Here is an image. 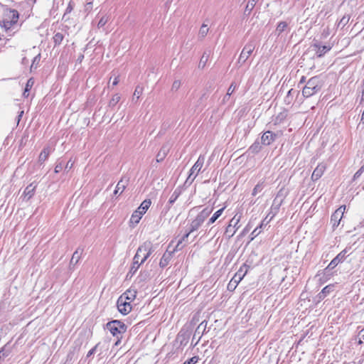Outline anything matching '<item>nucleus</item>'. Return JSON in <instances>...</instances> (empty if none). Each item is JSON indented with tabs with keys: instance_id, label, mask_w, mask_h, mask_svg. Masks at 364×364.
I'll list each match as a JSON object with an SVG mask.
<instances>
[{
	"instance_id": "nucleus-1",
	"label": "nucleus",
	"mask_w": 364,
	"mask_h": 364,
	"mask_svg": "<svg viewBox=\"0 0 364 364\" xmlns=\"http://www.w3.org/2000/svg\"><path fill=\"white\" fill-rule=\"evenodd\" d=\"M152 251L153 245L150 241H146L139 246L134 257L133 264L130 268L129 273L134 274L137 271L139 266L149 257Z\"/></svg>"
},
{
	"instance_id": "nucleus-2",
	"label": "nucleus",
	"mask_w": 364,
	"mask_h": 364,
	"mask_svg": "<svg viewBox=\"0 0 364 364\" xmlns=\"http://www.w3.org/2000/svg\"><path fill=\"white\" fill-rule=\"evenodd\" d=\"M321 88V82L318 76L311 77L302 90L304 97H309L317 93Z\"/></svg>"
},
{
	"instance_id": "nucleus-3",
	"label": "nucleus",
	"mask_w": 364,
	"mask_h": 364,
	"mask_svg": "<svg viewBox=\"0 0 364 364\" xmlns=\"http://www.w3.org/2000/svg\"><path fill=\"white\" fill-rule=\"evenodd\" d=\"M18 19V13L17 11L6 9L4 12L3 26L6 29H9L14 24L17 23Z\"/></svg>"
},
{
	"instance_id": "nucleus-4",
	"label": "nucleus",
	"mask_w": 364,
	"mask_h": 364,
	"mask_svg": "<svg viewBox=\"0 0 364 364\" xmlns=\"http://www.w3.org/2000/svg\"><path fill=\"white\" fill-rule=\"evenodd\" d=\"M212 211L213 208H205L200 213H199L196 218L191 223L190 232L197 230L205 221V220L210 215Z\"/></svg>"
},
{
	"instance_id": "nucleus-5",
	"label": "nucleus",
	"mask_w": 364,
	"mask_h": 364,
	"mask_svg": "<svg viewBox=\"0 0 364 364\" xmlns=\"http://www.w3.org/2000/svg\"><path fill=\"white\" fill-rule=\"evenodd\" d=\"M107 328L109 330L113 336L117 337L119 334L125 333L127 330V326L125 324L118 320H114L108 322L107 323Z\"/></svg>"
},
{
	"instance_id": "nucleus-6",
	"label": "nucleus",
	"mask_w": 364,
	"mask_h": 364,
	"mask_svg": "<svg viewBox=\"0 0 364 364\" xmlns=\"http://www.w3.org/2000/svg\"><path fill=\"white\" fill-rule=\"evenodd\" d=\"M205 161V158L203 156H200L196 161V162L194 164V165L192 166V168L190 170L189 176L186 180V182H188L190 179L191 183L193 181V180L196 178L200 171L201 170L203 164Z\"/></svg>"
},
{
	"instance_id": "nucleus-7",
	"label": "nucleus",
	"mask_w": 364,
	"mask_h": 364,
	"mask_svg": "<svg viewBox=\"0 0 364 364\" xmlns=\"http://www.w3.org/2000/svg\"><path fill=\"white\" fill-rule=\"evenodd\" d=\"M346 205L340 206L331 215V223L332 228L335 229L338 226L346 210Z\"/></svg>"
},
{
	"instance_id": "nucleus-8",
	"label": "nucleus",
	"mask_w": 364,
	"mask_h": 364,
	"mask_svg": "<svg viewBox=\"0 0 364 364\" xmlns=\"http://www.w3.org/2000/svg\"><path fill=\"white\" fill-rule=\"evenodd\" d=\"M118 311L123 315L128 314L132 309L131 303L127 301L124 296L119 297L117 301Z\"/></svg>"
},
{
	"instance_id": "nucleus-9",
	"label": "nucleus",
	"mask_w": 364,
	"mask_h": 364,
	"mask_svg": "<svg viewBox=\"0 0 364 364\" xmlns=\"http://www.w3.org/2000/svg\"><path fill=\"white\" fill-rule=\"evenodd\" d=\"M254 49L255 46L252 43H249L246 44L240 55L237 63L241 64L244 63L251 55Z\"/></svg>"
},
{
	"instance_id": "nucleus-10",
	"label": "nucleus",
	"mask_w": 364,
	"mask_h": 364,
	"mask_svg": "<svg viewBox=\"0 0 364 364\" xmlns=\"http://www.w3.org/2000/svg\"><path fill=\"white\" fill-rule=\"evenodd\" d=\"M347 253V249L341 251L334 259L331 260L326 269H333L335 267H336L338 263L343 262L346 259Z\"/></svg>"
},
{
	"instance_id": "nucleus-11",
	"label": "nucleus",
	"mask_w": 364,
	"mask_h": 364,
	"mask_svg": "<svg viewBox=\"0 0 364 364\" xmlns=\"http://www.w3.org/2000/svg\"><path fill=\"white\" fill-rule=\"evenodd\" d=\"M311 47L314 48V50L316 52V55L318 58L323 57L328 51L331 49L330 46H321L318 43H314Z\"/></svg>"
},
{
	"instance_id": "nucleus-12",
	"label": "nucleus",
	"mask_w": 364,
	"mask_h": 364,
	"mask_svg": "<svg viewBox=\"0 0 364 364\" xmlns=\"http://www.w3.org/2000/svg\"><path fill=\"white\" fill-rule=\"evenodd\" d=\"M276 137V134L273 133L271 131H267L262 134L261 137V142L262 144L268 146L271 144L273 141H274Z\"/></svg>"
},
{
	"instance_id": "nucleus-13",
	"label": "nucleus",
	"mask_w": 364,
	"mask_h": 364,
	"mask_svg": "<svg viewBox=\"0 0 364 364\" xmlns=\"http://www.w3.org/2000/svg\"><path fill=\"white\" fill-rule=\"evenodd\" d=\"M244 275L245 274H242L241 271H238L229 282L228 285V289L229 290H234L236 288L238 283L242 280Z\"/></svg>"
},
{
	"instance_id": "nucleus-14",
	"label": "nucleus",
	"mask_w": 364,
	"mask_h": 364,
	"mask_svg": "<svg viewBox=\"0 0 364 364\" xmlns=\"http://www.w3.org/2000/svg\"><path fill=\"white\" fill-rule=\"evenodd\" d=\"M325 170L326 166L324 164H318L313 171V173L311 175V179L313 181L318 180L323 174Z\"/></svg>"
},
{
	"instance_id": "nucleus-15",
	"label": "nucleus",
	"mask_w": 364,
	"mask_h": 364,
	"mask_svg": "<svg viewBox=\"0 0 364 364\" xmlns=\"http://www.w3.org/2000/svg\"><path fill=\"white\" fill-rule=\"evenodd\" d=\"M170 149V146L168 144H164L159 151L158 152L156 155V161L157 162H161L165 157L166 156L167 154L168 153Z\"/></svg>"
},
{
	"instance_id": "nucleus-16",
	"label": "nucleus",
	"mask_w": 364,
	"mask_h": 364,
	"mask_svg": "<svg viewBox=\"0 0 364 364\" xmlns=\"http://www.w3.org/2000/svg\"><path fill=\"white\" fill-rule=\"evenodd\" d=\"M128 182H129V178H122L116 186V189L114 190V195H117L118 193L119 195L122 194V192L126 188V187L128 184Z\"/></svg>"
},
{
	"instance_id": "nucleus-17",
	"label": "nucleus",
	"mask_w": 364,
	"mask_h": 364,
	"mask_svg": "<svg viewBox=\"0 0 364 364\" xmlns=\"http://www.w3.org/2000/svg\"><path fill=\"white\" fill-rule=\"evenodd\" d=\"M333 289H334V285L333 284H330V285H328L326 287H325L321 292L318 293V294L317 295V301L319 302L321 301V300L324 299V298L329 294L331 293V291H333Z\"/></svg>"
},
{
	"instance_id": "nucleus-18",
	"label": "nucleus",
	"mask_w": 364,
	"mask_h": 364,
	"mask_svg": "<svg viewBox=\"0 0 364 364\" xmlns=\"http://www.w3.org/2000/svg\"><path fill=\"white\" fill-rule=\"evenodd\" d=\"M136 293H137V291L136 289L130 288V289H127L124 293H123L119 297L124 296V299H126V301H129V303H131L136 298Z\"/></svg>"
},
{
	"instance_id": "nucleus-19",
	"label": "nucleus",
	"mask_w": 364,
	"mask_h": 364,
	"mask_svg": "<svg viewBox=\"0 0 364 364\" xmlns=\"http://www.w3.org/2000/svg\"><path fill=\"white\" fill-rule=\"evenodd\" d=\"M36 188V185H34L33 183L29 184L24 190V199L29 200L33 196Z\"/></svg>"
},
{
	"instance_id": "nucleus-20",
	"label": "nucleus",
	"mask_w": 364,
	"mask_h": 364,
	"mask_svg": "<svg viewBox=\"0 0 364 364\" xmlns=\"http://www.w3.org/2000/svg\"><path fill=\"white\" fill-rule=\"evenodd\" d=\"M172 254H173V252H168L166 251L162 256L161 260H160V262H159V265L161 267L164 268L165 267H166L170 260L172 258Z\"/></svg>"
},
{
	"instance_id": "nucleus-21",
	"label": "nucleus",
	"mask_w": 364,
	"mask_h": 364,
	"mask_svg": "<svg viewBox=\"0 0 364 364\" xmlns=\"http://www.w3.org/2000/svg\"><path fill=\"white\" fill-rule=\"evenodd\" d=\"M52 151V149L49 146L45 147L41 152L38 161L40 164H43L48 157L49 154Z\"/></svg>"
},
{
	"instance_id": "nucleus-22",
	"label": "nucleus",
	"mask_w": 364,
	"mask_h": 364,
	"mask_svg": "<svg viewBox=\"0 0 364 364\" xmlns=\"http://www.w3.org/2000/svg\"><path fill=\"white\" fill-rule=\"evenodd\" d=\"M82 252V250H80L79 248L75 250V252L73 253L72 258L70 262V265L75 266L77 262H79L81 255Z\"/></svg>"
},
{
	"instance_id": "nucleus-23",
	"label": "nucleus",
	"mask_w": 364,
	"mask_h": 364,
	"mask_svg": "<svg viewBox=\"0 0 364 364\" xmlns=\"http://www.w3.org/2000/svg\"><path fill=\"white\" fill-rule=\"evenodd\" d=\"M258 0H249L244 11L245 16H249Z\"/></svg>"
},
{
	"instance_id": "nucleus-24",
	"label": "nucleus",
	"mask_w": 364,
	"mask_h": 364,
	"mask_svg": "<svg viewBox=\"0 0 364 364\" xmlns=\"http://www.w3.org/2000/svg\"><path fill=\"white\" fill-rule=\"evenodd\" d=\"M150 200H144L140 205V206L137 208L139 213H142V215L146 213V211L149 209L151 205Z\"/></svg>"
},
{
	"instance_id": "nucleus-25",
	"label": "nucleus",
	"mask_w": 364,
	"mask_h": 364,
	"mask_svg": "<svg viewBox=\"0 0 364 364\" xmlns=\"http://www.w3.org/2000/svg\"><path fill=\"white\" fill-rule=\"evenodd\" d=\"M209 31L208 25L207 23H203L200 28L198 37L200 39H203L208 34Z\"/></svg>"
},
{
	"instance_id": "nucleus-26",
	"label": "nucleus",
	"mask_w": 364,
	"mask_h": 364,
	"mask_svg": "<svg viewBox=\"0 0 364 364\" xmlns=\"http://www.w3.org/2000/svg\"><path fill=\"white\" fill-rule=\"evenodd\" d=\"M141 217L142 213H139L138 210H136L131 216L130 223L132 224H137L139 223V220H141Z\"/></svg>"
},
{
	"instance_id": "nucleus-27",
	"label": "nucleus",
	"mask_w": 364,
	"mask_h": 364,
	"mask_svg": "<svg viewBox=\"0 0 364 364\" xmlns=\"http://www.w3.org/2000/svg\"><path fill=\"white\" fill-rule=\"evenodd\" d=\"M282 201L277 203V198L274 200L273 204L271 207V213L272 215L270 218V220L278 213L279 207L281 205Z\"/></svg>"
},
{
	"instance_id": "nucleus-28",
	"label": "nucleus",
	"mask_w": 364,
	"mask_h": 364,
	"mask_svg": "<svg viewBox=\"0 0 364 364\" xmlns=\"http://www.w3.org/2000/svg\"><path fill=\"white\" fill-rule=\"evenodd\" d=\"M288 24L285 21H281L278 23L277 28H276V33L278 36L281 35L287 28Z\"/></svg>"
},
{
	"instance_id": "nucleus-29",
	"label": "nucleus",
	"mask_w": 364,
	"mask_h": 364,
	"mask_svg": "<svg viewBox=\"0 0 364 364\" xmlns=\"http://www.w3.org/2000/svg\"><path fill=\"white\" fill-rule=\"evenodd\" d=\"M225 208H222L220 210H217L213 215L209 219L208 225L213 224L216 221V220L221 215L224 210Z\"/></svg>"
},
{
	"instance_id": "nucleus-30",
	"label": "nucleus",
	"mask_w": 364,
	"mask_h": 364,
	"mask_svg": "<svg viewBox=\"0 0 364 364\" xmlns=\"http://www.w3.org/2000/svg\"><path fill=\"white\" fill-rule=\"evenodd\" d=\"M294 94H299V92L296 90H294V89H290L288 92L287 95L285 97V102L287 104H290L292 102L293 95Z\"/></svg>"
},
{
	"instance_id": "nucleus-31",
	"label": "nucleus",
	"mask_w": 364,
	"mask_h": 364,
	"mask_svg": "<svg viewBox=\"0 0 364 364\" xmlns=\"http://www.w3.org/2000/svg\"><path fill=\"white\" fill-rule=\"evenodd\" d=\"M204 322H202L201 323H200L198 325V326L197 327V328L196 329V331H195V333L193 335V338L198 335L199 336V338H200V334H202L203 333V331H205V327H206V324H203Z\"/></svg>"
},
{
	"instance_id": "nucleus-32",
	"label": "nucleus",
	"mask_w": 364,
	"mask_h": 364,
	"mask_svg": "<svg viewBox=\"0 0 364 364\" xmlns=\"http://www.w3.org/2000/svg\"><path fill=\"white\" fill-rule=\"evenodd\" d=\"M209 54H207L205 52L203 54L202 57L200 58L198 67L200 68H203L205 66L206 63L208 60Z\"/></svg>"
},
{
	"instance_id": "nucleus-33",
	"label": "nucleus",
	"mask_w": 364,
	"mask_h": 364,
	"mask_svg": "<svg viewBox=\"0 0 364 364\" xmlns=\"http://www.w3.org/2000/svg\"><path fill=\"white\" fill-rule=\"evenodd\" d=\"M142 92L143 87L140 86H136L134 92L132 101H136L139 98L140 95L142 94Z\"/></svg>"
},
{
	"instance_id": "nucleus-34",
	"label": "nucleus",
	"mask_w": 364,
	"mask_h": 364,
	"mask_svg": "<svg viewBox=\"0 0 364 364\" xmlns=\"http://www.w3.org/2000/svg\"><path fill=\"white\" fill-rule=\"evenodd\" d=\"M120 100V96L119 94H115L112 96V99L109 100V107H114Z\"/></svg>"
},
{
	"instance_id": "nucleus-35",
	"label": "nucleus",
	"mask_w": 364,
	"mask_h": 364,
	"mask_svg": "<svg viewBox=\"0 0 364 364\" xmlns=\"http://www.w3.org/2000/svg\"><path fill=\"white\" fill-rule=\"evenodd\" d=\"M63 35L61 33H56L53 36L55 46L60 45L63 40Z\"/></svg>"
},
{
	"instance_id": "nucleus-36",
	"label": "nucleus",
	"mask_w": 364,
	"mask_h": 364,
	"mask_svg": "<svg viewBox=\"0 0 364 364\" xmlns=\"http://www.w3.org/2000/svg\"><path fill=\"white\" fill-rule=\"evenodd\" d=\"M240 221V217L239 218H237L236 215H235L230 221V224L228 226L227 229H226V232H228L229 231V228H230L232 226L233 228H235L237 226V225L238 224Z\"/></svg>"
},
{
	"instance_id": "nucleus-37",
	"label": "nucleus",
	"mask_w": 364,
	"mask_h": 364,
	"mask_svg": "<svg viewBox=\"0 0 364 364\" xmlns=\"http://www.w3.org/2000/svg\"><path fill=\"white\" fill-rule=\"evenodd\" d=\"M264 188V182L257 183L252 191V196H256L258 193H260Z\"/></svg>"
},
{
	"instance_id": "nucleus-38",
	"label": "nucleus",
	"mask_w": 364,
	"mask_h": 364,
	"mask_svg": "<svg viewBox=\"0 0 364 364\" xmlns=\"http://www.w3.org/2000/svg\"><path fill=\"white\" fill-rule=\"evenodd\" d=\"M350 16L348 15L343 16L342 18L340 20V21L338 23V26H341V28H343L349 21Z\"/></svg>"
},
{
	"instance_id": "nucleus-39",
	"label": "nucleus",
	"mask_w": 364,
	"mask_h": 364,
	"mask_svg": "<svg viewBox=\"0 0 364 364\" xmlns=\"http://www.w3.org/2000/svg\"><path fill=\"white\" fill-rule=\"evenodd\" d=\"M33 84H34V81H33V80L32 78H30L27 81V83H26V87H25V90H24V92H23V95L25 97L28 96V95H26V92H28L31 90V88L32 87Z\"/></svg>"
},
{
	"instance_id": "nucleus-40",
	"label": "nucleus",
	"mask_w": 364,
	"mask_h": 364,
	"mask_svg": "<svg viewBox=\"0 0 364 364\" xmlns=\"http://www.w3.org/2000/svg\"><path fill=\"white\" fill-rule=\"evenodd\" d=\"M191 232H190V231H189L188 232H187L186 234H185V235L183 236V237H182L180 240H178V243H177V245H176V247H175L174 250H178L181 249V247H180V246H181V245L182 244V242H183V241H185V240L188 237L189 235H190Z\"/></svg>"
},
{
	"instance_id": "nucleus-41",
	"label": "nucleus",
	"mask_w": 364,
	"mask_h": 364,
	"mask_svg": "<svg viewBox=\"0 0 364 364\" xmlns=\"http://www.w3.org/2000/svg\"><path fill=\"white\" fill-rule=\"evenodd\" d=\"M261 149V146L259 142H255L249 149V150L253 153H257Z\"/></svg>"
},
{
	"instance_id": "nucleus-42",
	"label": "nucleus",
	"mask_w": 364,
	"mask_h": 364,
	"mask_svg": "<svg viewBox=\"0 0 364 364\" xmlns=\"http://www.w3.org/2000/svg\"><path fill=\"white\" fill-rule=\"evenodd\" d=\"M40 59H41V54H38L33 60V62H32V64H31V70H32L33 68H37V65L40 61Z\"/></svg>"
},
{
	"instance_id": "nucleus-43",
	"label": "nucleus",
	"mask_w": 364,
	"mask_h": 364,
	"mask_svg": "<svg viewBox=\"0 0 364 364\" xmlns=\"http://www.w3.org/2000/svg\"><path fill=\"white\" fill-rule=\"evenodd\" d=\"M181 82L179 80H176L173 81L172 86H171V91L176 92L177 91L180 87H181Z\"/></svg>"
},
{
	"instance_id": "nucleus-44",
	"label": "nucleus",
	"mask_w": 364,
	"mask_h": 364,
	"mask_svg": "<svg viewBox=\"0 0 364 364\" xmlns=\"http://www.w3.org/2000/svg\"><path fill=\"white\" fill-rule=\"evenodd\" d=\"M107 21H108V17L102 16L97 23V27L99 28L103 27L107 23Z\"/></svg>"
},
{
	"instance_id": "nucleus-45",
	"label": "nucleus",
	"mask_w": 364,
	"mask_h": 364,
	"mask_svg": "<svg viewBox=\"0 0 364 364\" xmlns=\"http://www.w3.org/2000/svg\"><path fill=\"white\" fill-rule=\"evenodd\" d=\"M236 87H237L236 84L234 82H232L228 90L227 95H231L235 90Z\"/></svg>"
},
{
	"instance_id": "nucleus-46",
	"label": "nucleus",
	"mask_w": 364,
	"mask_h": 364,
	"mask_svg": "<svg viewBox=\"0 0 364 364\" xmlns=\"http://www.w3.org/2000/svg\"><path fill=\"white\" fill-rule=\"evenodd\" d=\"M198 356H193L186 360L183 364H196L198 361Z\"/></svg>"
},
{
	"instance_id": "nucleus-47",
	"label": "nucleus",
	"mask_w": 364,
	"mask_h": 364,
	"mask_svg": "<svg viewBox=\"0 0 364 364\" xmlns=\"http://www.w3.org/2000/svg\"><path fill=\"white\" fill-rule=\"evenodd\" d=\"M364 171V166H361L356 172L354 174L353 176V180H356L357 178H358L361 174L363 173Z\"/></svg>"
},
{
	"instance_id": "nucleus-48",
	"label": "nucleus",
	"mask_w": 364,
	"mask_h": 364,
	"mask_svg": "<svg viewBox=\"0 0 364 364\" xmlns=\"http://www.w3.org/2000/svg\"><path fill=\"white\" fill-rule=\"evenodd\" d=\"M178 193H176V191L173 192V193L171 195L168 202L170 204H173L178 198Z\"/></svg>"
},
{
	"instance_id": "nucleus-49",
	"label": "nucleus",
	"mask_w": 364,
	"mask_h": 364,
	"mask_svg": "<svg viewBox=\"0 0 364 364\" xmlns=\"http://www.w3.org/2000/svg\"><path fill=\"white\" fill-rule=\"evenodd\" d=\"M259 228H256L251 233V235H252V238L251 240H252L255 237H257L259 233H260V230H258Z\"/></svg>"
},
{
	"instance_id": "nucleus-50",
	"label": "nucleus",
	"mask_w": 364,
	"mask_h": 364,
	"mask_svg": "<svg viewBox=\"0 0 364 364\" xmlns=\"http://www.w3.org/2000/svg\"><path fill=\"white\" fill-rule=\"evenodd\" d=\"M63 168V165L61 164H58L55 167V172L58 173L60 172Z\"/></svg>"
},
{
	"instance_id": "nucleus-51",
	"label": "nucleus",
	"mask_w": 364,
	"mask_h": 364,
	"mask_svg": "<svg viewBox=\"0 0 364 364\" xmlns=\"http://www.w3.org/2000/svg\"><path fill=\"white\" fill-rule=\"evenodd\" d=\"M251 225L250 224H247V225L244 228L243 230V232H242V234L245 235L246 234L247 232H248L250 231V230L251 229Z\"/></svg>"
},
{
	"instance_id": "nucleus-52",
	"label": "nucleus",
	"mask_w": 364,
	"mask_h": 364,
	"mask_svg": "<svg viewBox=\"0 0 364 364\" xmlns=\"http://www.w3.org/2000/svg\"><path fill=\"white\" fill-rule=\"evenodd\" d=\"M96 348H97V346H95L94 348H92L87 353V357H90L91 356L92 354L95 353V350H96Z\"/></svg>"
},
{
	"instance_id": "nucleus-53",
	"label": "nucleus",
	"mask_w": 364,
	"mask_h": 364,
	"mask_svg": "<svg viewBox=\"0 0 364 364\" xmlns=\"http://www.w3.org/2000/svg\"><path fill=\"white\" fill-rule=\"evenodd\" d=\"M119 76H116V77L114 78V80H113L112 85H113V86L117 85L119 83Z\"/></svg>"
},
{
	"instance_id": "nucleus-54",
	"label": "nucleus",
	"mask_w": 364,
	"mask_h": 364,
	"mask_svg": "<svg viewBox=\"0 0 364 364\" xmlns=\"http://www.w3.org/2000/svg\"><path fill=\"white\" fill-rule=\"evenodd\" d=\"M328 30H329L328 28H327L326 29L323 30L322 36H323L325 38H326L329 35Z\"/></svg>"
},
{
	"instance_id": "nucleus-55",
	"label": "nucleus",
	"mask_w": 364,
	"mask_h": 364,
	"mask_svg": "<svg viewBox=\"0 0 364 364\" xmlns=\"http://www.w3.org/2000/svg\"><path fill=\"white\" fill-rule=\"evenodd\" d=\"M230 95H227V94H226L225 95V97H223V102L225 103L226 102H228L230 99Z\"/></svg>"
},
{
	"instance_id": "nucleus-56",
	"label": "nucleus",
	"mask_w": 364,
	"mask_h": 364,
	"mask_svg": "<svg viewBox=\"0 0 364 364\" xmlns=\"http://www.w3.org/2000/svg\"><path fill=\"white\" fill-rule=\"evenodd\" d=\"M359 336L364 340V328L360 331Z\"/></svg>"
},
{
	"instance_id": "nucleus-57",
	"label": "nucleus",
	"mask_w": 364,
	"mask_h": 364,
	"mask_svg": "<svg viewBox=\"0 0 364 364\" xmlns=\"http://www.w3.org/2000/svg\"><path fill=\"white\" fill-rule=\"evenodd\" d=\"M305 79H306V77H305L304 76H303V77L301 78L299 83H304V82H305Z\"/></svg>"
},
{
	"instance_id": "nucleus-58",
	"label": "nucleus",
	"mask_w": 364,
	"mask_h": 364,
	"mask_svg": "<svg viewBox=\"0 0 364 364\" xmlns=\"http://www.w3.org/2000/svg\"><path fill=\"white\" fill-rule=\"evenodd\" d=\"M23 111H21V114L18 115V122H19L20 118L21 117V116H22V114H23Z\"/></svg>"
},
{
	"instance_id": "nucleus-59",
	"label": "nucleus",
	"mask_w": 364,
	"mask_h": 364,
	"mask_svg": "<svg viewBox=\"0 0 364 364\" xmlns=\"http://www.w3.org/2000/svg\"><path fill=\"white\" fill-rule=\"evenodd\" d=\"M72 9V7L70 6V5L68 6V7L67 8V11H70Z\"/></svg>"
},
{
	"instance_id": "nucleus-60",
	"label": "nucleus",
	"mask_w": 364,
	"mask_h": 364,
	"mask_svg": "<svg viewBox=\"0 0 364 364\" xmlns=\"http://www.w3.org/2000/svg\"><path fill=\"white\" fill-rule=\"evenodd\" d=\"M234 233H235V230L233 231V232L231 234L230 236H232L234 235Z\"/></svg>"
},
{
	"instance_id": "nucleus-61",
	"label": "nucleus",
	"mask_w": 364,
	"mask_h": 364,
	"mask_svg": "<svg viewBox=\"0 0 364 364\" xmlns=\"http://www.w3.org/2000/svg\"><path fill=\"white\" fill-rule=\"evenodd\" d=\"M199 339L196 342L195 345L196 346V344H198V342Z\"/></svg>"
},
{
	"instance_id": "nucleus-62",
	"label": "nucleus",
	"mask_w": 364,
	"mask_h": 364,
	"mask_svg": "<svg viewBox=\"0 0 364 364\" xmlns=\"http://www.w3.org/2000/svg\"><path fill=\"white\" fill-rule=\"evenodd\" d=\"M68 166H70V164H68L66 165V168H68Z\"/></svg>"
},
{
	"instance_id": "nucleus-63",
	"label": "nucleus",
	"mask_w": 364,
	"mask_h": 364,
	"mask_svg": "<svg viewBox=\"0 0 364 364\" xmlns=\"http://www.w3.org/2000/svg\"><path fill=\"white\" fill-rule=\"evenodd\" d=\"M68 166H70V164H68L66 165V168H68Z\"/></svg>"
}]
</instances>
